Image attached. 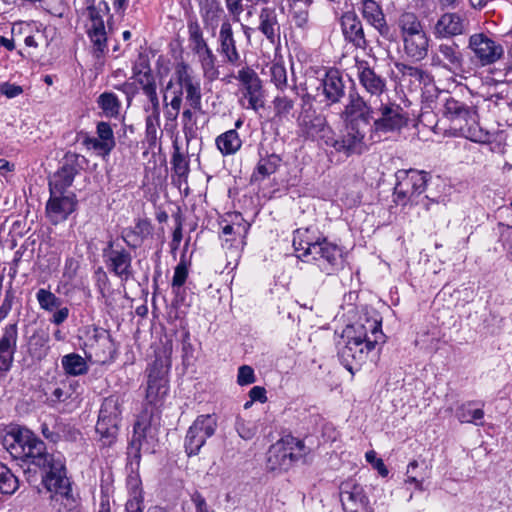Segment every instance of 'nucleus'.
Here are the masks:
<instances>
[{
	"label": "nucleus",
	"instance_id": "obj_1",
	"mask_svg": "<svg viewBox=\"0 0 512 512\" xmlns=\"http://www.w3.org/2000/svg\"><path fill=\"white\" fill-rule=\"evenodd\" d=\"M10 453L30 461L43 470L42 484L49 493V505L56 512H67L77 505L71 482L67 477L65 461L61 454H49L43 441L30 430L19 429L12 434Z\"/></svg>",
	"mask_w": 512,
	"mask_h": 512
},
{
	"label": "nucleus",
	"instance_id": "obj_2",
	"mask_svg": "<svg viewBox=\"0 0 512 512\" xmlns=\"http://www.w3.org/2000/svg\"><path fill=\"white\" fill-rule=\"evenodd\" d=\"M346 345L340 350L339 357L344 367L354 374L368 358L376 345L385 342L381 329V320L376 317H361L357 322L348 326Z\"/></svg>",
	"mask_w": 512,
	"mask_h": 512
},
{
	"label": "nucleus",
	"instance_id": "obj_3",
	"mask_svg": "<svg viewBox=\"0 0 512 512\" xmlns=\"http://www.w3.org/2000/svg\"><path fill=\"white\" fill-rule=\"evenodd\" d=\"M174 77L176 81L170 79L164 88L163 106L181 108L183 93L185 92L188 105L195 110H201L202 94L200 81L193 75L189 65L183 62L177 64Z\"/></svg>",
	"mask_w": 512,
	"mask_h": 512
},
{
	"label": "nucleus",
	"instance_id": "obj_4",
	"mask_svg": "<svg viewBox=\"0 0 512 512\" xmlns=\"http://www.w3.org/2000/svg\"><path fill=\"white\" fill-rule=\"evenodd\" d=\"M442 113L451 122L452 128L459 135L478 143H485L489 135L477 122L476 111L453 96L442 100Z\"/></svg>",
	"mask_w": 512,
	"mask_h": 512
},
{
	"label": "nucleus",
	"instance_id": "obj_5",
	"mask_svg": "<svg viewBox=\"0 0 512 512\" xmlns=\"http://www.w3.org/2000/svg\"><path fill=\"white\" fill-rule=\"evenodd\" d=\"M304 443L294 437H286L273 444L267 453V469L273 472L287 471L305 456Z\"/></svg>",
	"mask_w": 512,
	"mask_h": 512
},
{
	"label": "nucleus",
	"instance_id": "obj_6",
	"mask_svg": "<svg viewBox=\"0 0 512 512\" xmlns=\"http://www.w3.org/2000/svg\"><path fill=\"white\" fill-rule=\"evenodd\" d=\"M394 188L395 202L399 205L419 204V198L426 189L428 174L415 169L399 170Z\"/></svg>",
	"mask_w": 512,
	"mask_h": 512
},
{
	"label": "nucleus",
	"instance_id": "obj_7",
	"mask_svg": "<svg viewBox=\"0 0 512 512\" xmlns=\"http://www.w3.org/2000/svg\"><path fill=\"white\" fill-rule=\"evenodd\" d=\"M366 130L367 126H362L359 122L346 123L345 131L340 137H336L334 132L326 137V145L347 157L360 155L367 150Z\"/></svg>",
	"mask_w": 512,
	"mask_h": 512
},
{
	"label": "nucleus",
	"instance_id": "obj_8",
	"mask_svg": "<svg viewBox=\"0 0 512 512\" xmlns=\"http://www.w3.org/2000/svg\"><path fill=\"white\" fill-rule=\"evenodd\" d=\"M122 401L118 396H109L104 399L99 412L96 431L104 440V445H110L117 436L121 421Z\"/></svg>",
	"mask_w": 512,
	"mask_h": 512
},
{
	"label": "nucleus",
	"instance_id": "obj_9",
	"mask_svg": "<svg viewBox=\"0 0 512 512\" xmlns=\"http://www.w3.org/2000/svg\"><path fill=\"white\" fill-rule=\"evenodd\" d=\"M215 414L199 415L189 427L185 438V449L188 456L197 455L206 440L215 434L217 429Z\"/></svg>",
	"mask_w": 512,
	"mask_h": 512
},
{
	"label": "nucleus",
	"instance_id": "obj_10",
	"mask_svg": "<svg viewBox=\"0 0 512 512\" xmlns=\"http://www.w3.org/2000/svg\"><path fill=\"white\" fill-rule=\"evenodd\" d=\"M235 218L237 221L222 227L221 239L226 256L236 265L246 245V237L250 224L245 222L238 215H236Z\"/></svg>",
	"mask_w": 512,
	"mask_h": 512
},
{
	"label": "nucleus",
	"instance_id": "obj_11",
	"mask_svg": "<svg viewBox=\"0 0 512 512\" xmlns=\"http://www.w3.org/2000/svg\"><path fill=\"white\" fill-rule=\"evenodd\" d=\"M236 79L241 83L242 90V106L247 109L258 111L264 107V90L262 81L257 73L249 68L244 67L238 71Z\"/></svg>",
	"mask_w": 512,
	"mask_h": 512
},
{
	"label": "nucleus",
	"instance_id": "obj_12",
	"mask_svg": "<svg viewBox=\"0 0 512 512\" xmlns=\"http://www.w3.org/2000/svg\"><path fill=\"white\" fill-rule=\"evenodd\" d=\"M379 116L374 120L375 132H399L408 123V115L403 108L395 103L382 104L378 109Z\"/></svg>",
	"mask_w": 512,
	"mask_h": 512
},
{
	"label": "nucleus",
	"instance_id": "obj_13",
	"mask_svg": "<svg viewBox=\"0 0 512 512\" xmlns=\"http://www.w3.org/2000/svg\"><path fill=\"white\" fill-rule=\"evenodd\" d=\"M168 392L167 370L161 361H154L148 370L146 401L158 407L162 404Z\"/></svg>",
	"mask_w": 512,
	"mask_h": 512
},
{
	"label": "nucleus",
	"instance_id": "obj_14",
	"mask_svg": "<svg viewBox=\"0 0 512 512\" xmlns=\"http://www.w3.org/2000/svg\"><path fill=\"white\" fill-rule=\"evenodd\" d=\"M340 500L344 512H374L364 488L352 480L341 484Z\"/></svg>",
	"mask_w": 512,
	"mask_h": 512
},
{
	"label": "nucleus",
	"instance_id": "obj_15",
	"mask_svg": "<svg viewBox=\"0 0 512 512\" xmlns=\"http://www.w3.org/2000/svg\"><path fill=\"white\" fill-rule=\"evenodd\" d=\"M313 250L309 259L315 261L320 270L327 275L335 273L342 267V252L337 245L323 239L319 246L313 247Z\"/></svg>",
	"mask_w": 512,
	"mask_h": 512
},
{
	"label": "nucleus",
	"instance_id": "obj_16",
	"mask_svg": "<svg viewBox=\"0 0 512 512\" xmlns=\"http://www.w3.org/2000/svg\"><path fill=\"white\" fill-rule=\"evenodd\" d=\"M83 160V156L74 152H67L64 155L61 168L53 175L49 182L50 191L58 193L70 187L75 175L81 169V161Z\"/></svg>",
	"mask_w": 512,
	"mask_h": 512
},
{
	"label": "nucleus",
	"instance_id": "obj_17",
	"mask_svg": "<svg viewBox=\"0 0 512 512\" xmlns=\"http://www.w3.org/2000/svg\"><path fill=\"white\" fill-rule=\"evenodd\" d=\"M103 256L108 270L121 280L127 281L133 276L132 257L127 250L114 249L113 242L110 241L107 248L103 250Z\"/></svg>",
	"mask_w": 512,
	"mask_h": 512
},
{
	"label": "nucleus",
	"instance_id": "obj_18",
	"mask_svg": "<svg viewBox=\"0 0 512 512\" xmlns=\"http://www.w3.org/2000/svg\"><path fill=\"white\" fill-rule=\"evenodd\" d=\"M298 125L301 131L311 138H320L326 144V137L332 135L333 131L327 124L326 117L315 110L304 109L298 117Z\"/></svg>",
	"mask_w": 512,
	"mask_h": 512
},
{
	"label": "nucleus",
	"instance_id": "obj_19",
	"mask_svg": "<svg viewBox=\"0 0 512 512\" xmlns=\"http://www.w3.org/2000/svg\"><path fill=\"white\" fill-rule=\"evenodd\" d=\"M468 47L473 51L482 65H488L501 58L503 49L501 45L483 33L473 34L469 38Z\"/></svg>",
	"mask_w": 512,
	"mask_h": 512
},
{
	"label": "nucleus",
	"instance_id": "obj_20",
	"mask_svg": "<svg viewBox=\"0 0 512 512\" xmlns=\"http://www.w3.org/2000/svg\"><path fill=\"white\" fill-rule=\"evenodd\" d=\"M50 199L46 205V213L53 224H57L67 219V217L75 210L76 199L72 193L64 194V191L55 193L50 191Z\"/></svg>",
	"mask_w": 512,
	"mask_h": 512
},
{
	"label": "nucleus",
	"instance_id": "obj_21",
	"mask_svg": "<svg viewBox=\"0 0 512 512\" xmlns=\"http://www.w3.org/2000/svg\"><path fill=\"white\" fill-rule=\"evenodd\" d=\"M18 326L17 323L7 324L2 329L0 337V378L12 367L14 354L17 348Z\"/></svg>",
	"mask_w": 512,
	"mask_h": 512
},
{
	"label": "nucleus",
	"instance_id": "obj_22",
	"mask_svg": "<svg viewBox=\"0 0 512 512\" xmlns=\"http://www.w3.org/2000/svg\"><path fill=\"white\" fill-rule=\"evenodd\" d=\"M468 25L464 15L456 12H447L440 16L434 26L436 38H450L461 35Z\"/></svg>",
	"mask_w": 512,
	"mask_h": 512
},
{
	"label": "nucleus",
	"instance_id": "obj_23",
	"mask_svg": "<svg viewBox=\"0 0 512 512\" xmlns=\"http://www.w3.org/2000/svg\"><path fill=\"white\" fill-rule=\"evenodd\" d=\"M85 345L89 349L88 357H95L97 361L104 362L114 352V343L111 336L103 328H94Z\"/></svg>",
	"mask_w": 512,
	"mask_h": 512
},
{
	"label": "nucleus",
	"instance_id": "obj_24",
	"mask_svg": "<svg viewBox=\"0 0 512 512\" xmlns=\"http://www.w3.org/2000/svg\"><path fill=\"white\" fill-rule=\"evenodd\" d=\"M357 77L363 88L371 95H380L384 92L386 84L382 77L377 75L368 63L355 57Z\"/></svg>",
	"mask_w": 512,
	"mask_h": 512
},
{
	"label": "nucleus",
	"instance_id": "obj_25",
	"mask_svg": "<svg viewBox=\"0 0 512 512\" xmlns=\"http://www.w3.org/2000/svg\"><path fill=\"white\" fill-rule=\"evenodd\" d=\"M341 118L346 123L359 122L362 126L369 125L372 117V110L359 95H350L349 102L341 113Z\"/></svg>",
	"mask_w": 512,
	"mask_h": 512
},
{
	"label": "nucleus",
	"instance_id": "obj_26",
	"mask_svg": "<svg viewBox=\"0 0 512 512\" xmlns=\"http://www.w3.org/2000/svg\"><path fill=\"white\" fill-rule=\"evenodd\" d=\"M219 53L230 64H237L240 60V54L236 47V41L230 20L225 18L220 26L219 36Z\"/></svg>",
	"mask_w": 512,
	"mask_h": 512
},
{
	"label": "nucleus",
	"instance_id": "obj_27",
	"mask_svg": "<svg viewBox=\"0 0 512 512\" xmlns=\"http://www.w3.org/2000/svg\"><path fill=\"white\" fill-rule=\"evenodd\" d=\"M317 89H322L326 101L330 104L337 103L345 94V85L338 70L327 71L324 78L318 80Z\"/></svg>",
	"mask_w": 512,
	"mask_h": 512
},
{
	"label": "nucleus",
	"instance_id": "obj_28",
	"mask_svg": "<svg viewBox=\"0 0 512 512\" xmlns=\"http://www.w3.org/2000/svg\"><path fill=\"white\" fill-rule=\"evenodd\" d=\"M341 26L345 38L358 48L366 47L363 26L354 12H347L341 17Z\"/></svg>",
	"mask_w": 512,
	"mask_h": 512
},
{
	"label": "nucleus",
	"instance_id": "obj_29",
	"mask_svg": "<svg viewBox=\"0 0 512 512\" xmlns=\"http://www.w3.org/2000/svg\"><path fill=\"white\" fill-rule=\"evenodd\" d=\"M150 430L149 425L144 420H137L134 424L133 435L130 441V453H134L136 457L140 452L152 453L154 451L153 437L148 436Z\"/></svg>",
	"mask_w": 512,
	"mask_h": 512
},
{
	"label": "nucleus",
	"instance_id": "obj_30",
	"mask_svg": "<svg viewBox=\"0 0 512 512\" xmlns=\"http://www.w3.org/2000/svg\"><path fill=\"white\" fill-rule=\"evenodd\" d=\"M321 241L315 236L310 228H299L294 232L293 246L298 253V258L303 261H310V254L313 253V247L319 246Z\"/></svg>",
	"mask_w": 512,
	"mask_h": 512
},
{
	"label": "nucleus",
	"instance_id": "obj_31",
	"mask_svg": "<svg viewBox=\"0 0 512 512\" xmlns=\"http://www.w3.org/2000/svg\"><path fill=\"white\" fill-rule=\"evenodd\" d=\"M258 29L270 43H275L280 35V25L275 8L264 7L260 10Z\"/></svg>",
	"mask_w": 512,
	"mask_h": 512
},
{
	"label": "nucleus",
	"instance_id": "obj_32",
	"mask_svg": "<svg viewBox=\"0 0 512 512\" xmlns=\"http://www.w3.org/2000/svg\"><path fill=\"white\" fill-rule=\"evenodd\" d=\"M402 42L404 53L409 58L421 61L427 56L430 39L425 30L402 40Z\"/></svg>",
	"mask_w": 512,
	"mask_h": 512
},
{
	"label": "nucleus",
	"instance_id": "obj_33",
	"mask_svg": "<svg viewBox=\"0 0 512 512\" xmlns=\"http://www.w3.org/2000/svg\"><path fill=\"white\" fill-rule=\"evenodd\" d=\"M363 17L370 23L382 36L389 33V26L386 23L385 16L381 7L374 0H364L361 9Z\"/></svg>",
	"mask_w": 512,
	"mask_h": 512
},
{
	"label": "nucleus",
	"instance_id": "obj_34",
	"mask_svg": "<svg viewBox=\"0 0 512 512\" xmlns=\"http://www.w3.org/2000/svg\"><path fill=\"white\" fill-rule=\"evenodd\" d=\"M396 26L402 40L425 30L423 23L413 12L401 13L396 20Z\"/></svg>",
	"mask_w": 512,
	"mask_h": 512
},
{
	"label": "nucleus",
	"instance_id": "obj_35",
	"mask_svg": "<svg viewBox=\"0 0 512 512\" xmlns=\"http://www.w3.org/2000/svg\"><path fill=\"white\" fill-rule=\"evenodd\" d=\"M49 335L41 330H35L33 334L29 337L27 343V351L29 355L38 361L44 359L49 351Z\"/></svg>",
	"mask_w": 512,
	"mask_h": 512
},
{
	"label": "nucleus",
	"instance_id": "obj_36",
	"mask_svg": "<svg viewBox=\"0 0 512 512\" xmlns=\"http://www.w3.org/2000/svg\"><path fill=\"white\" fill-rule=\"evenodd\" d=\"M396 68L401 74V81L403 82H409L411 85L415 86L421 84L427 86L432 83V76L418 67L397 63Z\"/></svg>",
	"mask_w": 512,
	"mask_h": 512
},
{
	"label": "nucleus",
	"instance_id": "obj_37",
	"mask_svg": "<svg viewBox=\"0 0 512 512\" xmlns=\"http://www.w3.org/2000/svg\"><path fill=\"white\" fill-rule=\"evenodd\" d=\"M438 54L439 55L433 57V62L440 64L441 56L445 61L443 65L448 67L450 70H457L461 68L463 59L456 44H440L438 47Z\"/></svg>",
	"mask_w": 512,
	"mask_h": 512
},
{
	"label": "nucleus",
	"instance_id": "obj_38",
	"mask_svg": "<svg viewBox=\"0 0 512 512\" xmlns=\"http://www.w3.org/2000/svg\"><path fill=\"white\" fill-rule=\"evenodd\" d=\"M280 162H281V159L276 154H270V155H267L266 157H262L258 161V163L251 175V178H250L251 183L261 182L264 179H266L267 177H269L270 175L274 174L277 171V169L280 165Z\"/></svg>",
	"mask_w": 512,
	"mask_h": 512
},
{
	"label": "nucleus",
	"instance_id": "obj_39",
	"mask_svg": "<svg viewBox=\"0 0 512 512\" xmlns=\"http://www.w3.org/2000/svg\"><path fill=\"white\" fill-rule=\"evenodd\" d=\"M215 143L224 156L235 154L242 146V141L236 129H231L220 134L217 136Z\"/></svg>",
	"mask_w": 512,
	"mask_h": 512
},
{
	"label": "nucleus",
	"instance_id": "obj_40",
	"mask_svg": "<svg viewBox=\"0 0 512 512\" xmlns=\"http://www.w3.org/2000/svg\"><path fill=\"white\" fill-rule=\"evenodd\" d=\"M61 364L65 373L71 376L83 375L88 371L86 360L76 353L63 356Z\"/></svg>",
	"mask_w": 512,
	"mask_h": 512
},
{
	"label": "nucleus",
	"instance_id": "obj_41",
	"mask_svg": "<svg viewBox=\"0 0 512 512\" xmlns=\"http://www.w3.org/2000/svg\"><path fill=\"white\" fill-rule=\"evenodd\" d=\"M103 114L109 118H116L120 114L121 102L112 92L100 94L96 100Z\"/></svg>",
	"mask_w": 512,
	"mask_h": 512
},
{
	"label": "nucleus",
	"instance_id": "obj_42",
	"mask_svg": "<svg viewBox=\"0 0 512 512\" xmlns=\"http://www.w3.org/2000/svg\"><path fill=\"white\" fill-rule=\"evenodd\" d=\"M201 63L204 76L210 80L218 77L219 71L216 67V57L210 48L204 49L200 53H196Z\"/></svg>",
	"mask_w": 512,
	"mask_h": 512
},
{
	"label": "nucleus",
	"instance_id": "obj_43",
	"mask_svg": "<svg viewBox=\"0 0 512 512\" xmlns=\"http://www.w3.org/2000/svg\"><path fill=\"white\" fill-rule=\"evenodd\" d=\"M472 402L462 404L456 412V417L461 423H474L478 425L477 421L483 419L484 411L481 408H474Z\"/></svg>",
	"mask_w": 512,
	"mask_h": 512
},
{
	"label": "nucleus",
	"instance_id": "obj_44",
	"mask_svg": "<svg viewBox=\"0 0 512 512\" xmlns=\"http://www.w3.org/2000/svg\"><path fill=\"white\" fill-rule=\"evenodd\" d=\"M274 116L279 119L287 118L294 109L295 100L286 96V95H278L272 101Z\"/></svg>",
	"mask_w": 512,
	"mask_h": 512
},
{
	"label": "nucleus",
	"instance_id": "obj_45",
	"mask_svg": "<svg viewBox=\"0 0 512 512\" xmlns=\"http://www.w3.org/2000/svg\"><path fill=\"white\" fill-rule=\"evenodd\" d=\"M17 477L4 464L0 463V491L3 494H13L18 489Z\"/></svg>",
	"mask_w": 512,
	"mask_h": 512
},
{
	"label": "nucleus",
	"instance_id": "obj_46",
	"mask_svg": "<svg viewBox=\"0 0 512 512\" xmlns=\"http://www.w3.org/2000/svg\"><path fill=\"white\" fill-rule=\"evenodd\" d=\"M133 78L141 86V89L156 85L155 78L148 65L140 64L133 67Z\"/></svg>",
	"mask_w": 512,
	"mask_h": 512
},
{
	"label": "nucleus",
	"instance_id": "obj_47",
	"mask_svg": "<svg viewBox=\"0 0 512 512\" xmlns=\"http://www.w3.org/2000/svg\"><path fill=\"white\" fill-rule=\"evenodd\" d=\"M146 113L145 125L147 136L155 139L160 127V107H143Z\"/></svg>",
	"mask_w": 512,
	"mask_h": 512
},
{
	"label": "nucleus",
	"instance_id": "obj_48",
	"mask_svg": "<svg viewBox=\"0 0 512 512\" xmlns=\"http://www.w3.org/2000/svg\"><path fill=\"white\" fill-rule=\"evenodd\" d=\"M96 132L97 138L103 144V147H105V153H110L116 144L111 125L107 122H99Z\"/></svg>",
	"mask_w": 512,
	"mask_h": 512
},
{
	"label": "nucleus",
	"instance_id": "obj_49",
	"mask_svg": "<svg viewBox=\"0 0 512 512\" xmlns=\"http://www.w3.org/2000/svg\"><path fill=\"white\" fill-rule=\"evenodd\" d=\"M86 15L90 20L89 25H97L98 22H103L102 14L103 11L102 6L105 10H108V5L105 1L99 0L96 3V0H84Z\"/></svg>",
	"mask_w": 512,
	"mask_h": 512
},
{
	"label": "nucleus",
	"instance_id": "obj_50",
	"mask_svg": "<svg viewBox=\"0 0 512 512\" xmlns=\"http://www.w3.org/2000/svg\"><path fill=\"white\" fill-rule=\"evenodd\" d=\"M194 108L189 106L188 108H185L183 112L181 113V123L183 126V132L185 134L186 138L194 137L197 132V119Z\"/></svg>",
	"mask_w": 512,
	"mask_h": 512
},
{
	"label": "nucleus",
	"instance_id": "obj_51",
	"mask_svg": "<svg viewBox=\"0 0 512 512\" xmlns=\"http://www.w3.org/2000/svg\"><path fill=\"white\" fill-rule=\"evenodd\" d=\"M271 82L277 89L283 91L287 87V71L280 62H272L269 66Z\"/></svg>",
	"mask_w": 512,
	"mask_h": 512
},
{
	"label": "nucleus",
	"instance_id": "obj_52",
	"mask_svg": "<svg viewBox=\"0 0 512 512\" xmlns=\"http://www.w3.org/2000/svg\"><path fill=\"white\" fill-rule=\"evenodd\" d=\"M36 298L40 307L46 311H52L60 306V299L49 290L39 289Z\"/></svg>",
	"mask_w": 512,
	"mask_h": 512
},
{
	"label": "nucleus",
	"instance_id": "obj_53",
	"mask_svg": "<svg viewBox=\"0 0 512 512\" xmlns=\"http://www.w3.org/2000/svg\"><path fill=\"white\" fill-rule=\"evenodd\" d=\"M88 34L94 45L102 51L106 44L104 22H98L97 25H88Z\"/></svg>",
	"mask_w": 512,
	"mask_h": 512
},
{
	"label": "nucleus",
	"instance_id": "obj_54",
	"mask_svg": "<svg viewBox=\"0 0 512 512\" xmlns=\"http://www.w3.org/2000/svg\"><path fill=\"white\" fill-rule=\"evenodd\" d=\"M300 2H291V15L295 24L303 28L307 25L309 20L308 7L304 4V7L299 5Z\"/></svg>",
	"mask_w": 512,
	"mask_h": 512
},
{
	"label": "nucleus",
	"instance_id": "obj_55",
	"mask_svg": "<svg viewBox=\"0 0 512 512\" xmlns=\"http://www.w3.org/2000/svg\"><path fill=\"white\" fill-rule=\"evenodd\" d=\"M236 430L241 438L250 440L257 433V425L252 421L238 419L236 422Z\"/></svg>",
	"mask_w": 512,
	"mask_h": 512
},
{
	"label": "nucleus",
	"instance_id": "obj_56",
	"mask_svg": "<svg viewBox=\"0 0 512 512\" xmlns=\"http://www.w3.org/2000/svg\"><path fill=\"white\" fill-rule=\"evenodd\" d=\"M144 508L142 491L135 489L125 504V512H144Z\"/></svg>",
	"mask_w": 512,
	"mask_h": 512
},
{
	"label": "nucleus",
	"instance_id": "obj_57",
	"mask_svg": "<svg viewBox=\"0 0 512 512\" xmlns=\"http://www.w3.org/2000/svg\"><path fill=\"white\" fill-rule=\"evenodd\" d=\"M190 41L192 43V50L196 53L202 52L204 49L209 48L205 39L203 38L200 28L196 25L190 27Z\"/></svg>",
	"mask_w": 512,
	"mask_h": 512
},
{
	"label": "nucleus",
	"instance_id": "obj_58",
	"mask_svg": "<svg viewBox=\"0 0 512 512\" xmlns=\"http://www.w3.org/2000/svg\"><path fill=\"white\" fill-rule=\"evenodd\" d=\"M256 381L254 370L248 366L243 365L238 369L237 383L241 386L252 384Z\"/></svg>",
	"mask_w": 512,
	"mask_h": 512
},
{
	"label": "nucleus",
	"instance_id": "obj_59",
	"mask_svg": "<svg viewBox=\"0 0 512 512\" xmlns=\"http://www.w3.org/2000/svg\"><path fill=\"white\" fill-rule=\"evenodd\" d=\"M365 458L368 463H370L374 469L378 471V473L382 477H386L389 473L387 467L385 466L383 460L381 458H377L376 452L373 450H370L366 452Z\"/></svg>",
	"mask_w": 512,
	"mask_h": 512
},
{
	"label": "nucleus",
	"instance_id": "obj_60",
	"mask_svg": "<svg viewBox=\"0 0 512 512\" xmlns=\"http://www.w3.org/2000/svg\"><path fill=\"white\" fill-rule=\"evenodd\" d=\"M226 9L234 22L240 21V16L244 11L243 0H224Z\"/></svg>",
	"mask_w": 512,
	"mask_h": 512
},
{
	"label": "nucleus",
	"instance_id": "obj_61",
	"mask_svg": "<svg viewBox=\"0 0 512 512\" xmlns=\"http://www.w3.org/2000/svg\"><path fill=\"white\" fill-rule=\"evenodd\" d=\"M187 276H188L187 265L184 261H180L174 271V276L172 279V286L173 287H181L185 283Z\"/></svg>",
	"mask_w": 512,
	"mask_h": 512
},
{
	"label": "nucleus",
	"instance_id": "obj_62",
	"mask_svg": "<svg viewBox=\"0 0 512 512\" xmlns=\"http://www.w3.org/2000/svg\"><path fill=\"white\" fill-rule=\"evenodd\" d=\"M14 292L12 290H7L5 292V297L3 299V302L0 306V322L3 321L9 314V312L12 309L13 302H14Z\"/></svg>",
	"mask_w": 512,
	"mask_h": 512
},
{
	"label": "nucleus",
	"instance_id": "obj_63",
	"mask_svg": "<svg viewBox=\"0 0 512 512\" xmlns=\"http://www.w3.org/2000/svg\"><path fill=\"white\" fill-rule=\"evenodd\" d=\"M0 93L5 95L7 98H14L23 93L21 86L4 82L0 85Z\"/></svg>",
	"mask_w": 512,
	"mask_h": 512
},
{
	"label": "nucleus",
	"instance_id": "obj_64",
	"mask_svg": "<svg viewBox=\"0 0 512 512\" xmlns=\"http://www.w3.org/2000/svg\"><path fill=\"white\" fill-rule=\"evenodd\" d=\"M191 500L195 506L196 512H216L207 504L205 498L199 492L193 493Z\"/></svg>",
	"mask_w": 512,
	"mask_h": 512
}]
</instances>
